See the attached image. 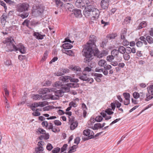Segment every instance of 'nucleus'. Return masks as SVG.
<instances>
[{
	"mask_svg": "<svg viewBox=\"0 0 153 153\" xmlns=\"http://www.w3.org/2000/svg\"><path fill=\"white\" fill-rule=\"evenodd\" d=\"M59 79L62 82H68L69 81L74 83H68L66 84L65 86L61 84L60 82H57L54 84V86L58 88H62L65 90V91L68 90L70 87L76 88L79 87V84L76 83L79 82L77 79L72 78L69 76H64L59 78Z\"/></svg>",
	"mask_w": 153,
	"mask_h": 153,
	"instance_id": "nucleus-1",
	"label": "nucleus"
},
{
	"mask_svg": "<svg viewBox=\"0 0 153 153\" xmlns=\"http://www.w3.org/2000/svg\"><path fill=\"white\" fill-rule=\"evenodd\" d=\"M3 42L6 45V47L8 49L6 51L8 52L19 51L22 53H25L26 52L25 47L23 45L19 43L17 46H16L15 42L13 38L11 37L7 38Z\"/></svg>",
	"mask_w": 153,
	"mask_h": 153,
	"instance_id": "nucleus-2",
	"label": "nucleus"
},
{
	"mask_svg": "<svg viewBox=\"0 0 153 153\" xmlns=\"http://www.w3.org/2000/svg\"><path fill=\"white\" fill-rule=\"evenodd\" d=\"M94 48L85 45L82 50L83 55L85 57L84 60V62H89L93 59Z\"/></svg>",
	"mask_w": 153,
	"mask_h": 153,
	"instance_id": "nucleus-3",
	"label": "nucleus"
},
{
	"mask_svg": "<svg viewBox=\"0 0 153 153\" xmlns=\"http://www.w3.org/2000/svg\"><path fill=\"white\" fill-rule=\"evenodd\" d=\"M29 7V5L27 3H20L16 6V11L19 13L28 11Z\"/></svg>",
	"mask_w": 153,
	"mask_h": 153,
	"instance_id": "nucleus-4",
	"label": "nucleus"
},
{
	"mask_svg": "<svg viewBox=\"0 0 153 153\" xmlns=\"http://www.w3.org/2000/svg\"><path fill=\"white\" fill-rule=\"evenodd\" d=\"M92 3L88 0H77L75 2L76 6L79 8H82L83 7H86L90 4Z\"/></svg>",
	"mask_w": 153,
	"mask_h": 153,
	"instance_id": "nucleus-5",
	"label": "nucleus"
},
{
	"mask_svg": "<svg viewBox=\"0 0 153 153\" xmlns=\"http://www.w3.org/2000/svg\"><path fill=\"white\" fill-rule=\"evenodd\" d=\"M92 9V10L91 11V19L93 20H96L99 16V11L98 9L94 7L93 5Z\"/></svg>",
	"mask_w": 153,
	"mask_h": 153,
	"instance_id": "nucleus-6",
	"label": "nucleus"
},
{
	"mask_svg": "<svg viewBox=\"0 0 153 153\" xmlns=\"http://www.w3.org/2000/svg\"><path fill=\"white\" fill-rule=\"evenodd\" d=\"M97 40L96 37L95 36L92 35L89 37V40L85 45L93 48H95L96 45L95 43Z\"/></svg>",
	"mask_w": 153,
	"mask_h": 153,
	"instance_id": "nucleus-7",
	"label": "nucleus"
},
{
	"mask_svg": "<svg viewBox=\"0 0 153 153\" xmlns=\"http://www.w3.org/2000/svg\"><path fill=\"white\" fill-rule=\"evenodd\" d=\"M54 89V91H52L54 92V94L56 97H54V96H51V98L53 100H57L60 97H62L64 94V92L61 90H56V89L53 88Z\"/></svg>",
	"mask_w": 153,
	"mask_h": 153,
	"instance_id": "nucleus-8",
	"label": "nucleus"
},
{
	"mask_svg": "<svg viewBox=\"0 0 153 153\" xmlns=\"http://www.w3.org/2000/svg\"><path fill=\"white\" fill-rule=\"evenodd\" d=\"M92 3L88 6L87 7L85 8V10L83 11V14L85 16L88 18L91 16V11L92 10Z\"/></svg>",
	"mask_w": 153,
	"mask_h": 153,
	"instance_id": "nucleus-9",
	"label": "nucleus"
},
{
	"mask_svg": "<svg viewBox=\"0 0 153 153\" xmlns=\"http://www.w3.org/2000/svg\"><path fill=\"white\" fill-rule=\"evenodd\" d=\"M44 10V9L42 7L36 6L35 8L34 9L33 12L36 15L39 16L43 12Z\"/></svg>",
	"mask_w": 153,
	"mask_h": 153,
	"instance_id": "nucleus-10",
	"label": "nucleus"
},
{
	"mask_svg": "<svg viewBox=\"0 0 153 153\" xmlns=\"http://www.w3.org/2000/svg\"><path fill=\"white\" fill-rule=\"evenodd\" d=\"M69 72V70L68 69H59L57 73H55V74L57 76H61Z\"/></svg>",
	"mask_w": 153,
	"mask_h": 153,
	"instance_id": "nucleus-11",
	"label": "nucleus"
},
{
	"mask_svg": "<svg viewBox=\"0 0 153 153\" xmlns=\"http://www.w3.org/2000/svg\"><path fill=\"white\" fill-rule=\"evenodd\" d=\"M54 91V89L53 88L49 89L47 88H45L40 89L38 91L39 94H44L47 93L48 92H51Z\"/></svg>",
	"mask_w": 153,
	"mask_h": 153,
	"instance_id": "nucleus-12",
	"label": "nucleus"
},
{
	"mask_svg": "<svg viewBox=\"0 0 153 153\" xmlns=\"http://www.w3.org/2000/svg\"><path fill=\"white\" fill-rule=\"evenodd\" d=\"M69 121L71 123L70 128L71 130H74V129L77 126L78 123L76 121H74V119H70L69 117Z\"/></svg>",
	"mask_w": 153,
	"mask_h": 153,
	"instance_id": "nucleus-13",
	"label": "nucleus"
},
{
	"mask_svg": "<svg viewBox=\"0 0 153 153\" xmlns=\"http://www.w3.org/2000/svg\"><path fill=\"white\" fill-rule=\"evenodd\" d=\"M76 17H82L81 10L78 9H74L72 11Z\"/></svg>",
	"mask_w": 153,
	"mask_h": 153,
	"instance_id": "nucleus-14",
	"label": "nucleus"
},
{
	"mask_svg": "<svg viewBox=\"0 0 153 153\" xmlns=\"http://www.w3.org/2000/svg\"><path fill=\"white\" fill-rule=\"evenodd\" d=\"M8 15L6 13H3L0 18V20L2 25L4 26L6 22V19Z\"/></svg>",
	"mask_w": 153,
	"mask_h": 153,
	"instance_id": "nucleus-15",
	"label": "nucleus"
},
{
	"mask_svg": "<svg viewBox=\"0 0 153 153\" xmlns=\"http://www.w3.org/2000/svg\"><path fill=\"white\" fill-rule=\"evenodd\" d=\"M33 36L38 39L42 40L45 36V35H42L39 32H34Z\"/></svg>",
	"mask_w": 153,
	"mask_h": 153,
	"instance_id": "nucleus-16",
	"label": "nucleus"
},
{
	"mask_svg": "<svg viewBox=\"0 0 153 153\" xmlns=\"http://www.w3.org/2000/svg\"><path fill=\"white\" fill-rule=\"evenodd\" d=\"M126 52L127 54H130L131 53H136V49L134 48H131L129 47H127L126 48Z\"/></svg>",
	"mask_w": 153,
	"mask_h": 153,
	"instance_id": "nucleus-17",
	"label": "nucleus"
},
{
	"mask_svg": "<svg viewBox=\"0 0 153 153\" xmlns=\"http://www.w3.org/2000/svg\"><path fill=\"white\" fill-rule=\"evenodd\" d=\"M117 50L119 53L122 54H124L126 52V48L123 46H120L118 47V49Z\"/></svg>",
	"mask_w": 153,
	"mask_h": 153,
	"instance_id": "nucleus-18",
	"label": "nucleus"
},
{
	"mask_svg": "<svg viewBox=\"0 0 153 153\" xmlns=\"http://www.w3.org/2000/svg\"><path fill=\"white\" fill-rule=\"evenodd\" d=\"M63 53H65L69 56H74V53L73 51L71 50H62Z\"/></svg>",
	"mask_w": 153,
	"mask_h": 153,
	"instance_id": "nucleus-19",
	"label": "nucleus"
},
{
	"mask_svg": "<svg viewBox=\"0 0 153 153\" xmlns=\"http://www.w3.org/2000/svg\"><path fill=\"white\" fill-rule=\"evenodd\" d=\"M109 3L104 2L103 1H101V8L103 9L106 10L107 9L109 5Z\"/></svg>",
	"mask_w": 153,
	"mask_h": 153,
	"instance_id": "nucleus-20",
	"label": "nucleus"
},
{
	"mask_svg": "<svg viewBox=\"0 0 153 153\" xmlns=\"http://www.w3.org/2000/svg\"><path fill=\"white\" fill-rule=\"evenodd\" d=\"M73 47V46L69 43H65L62 45V48L65 49H71Z\"/></svg>",
	"mask_w": 153,
	"mask_h": 153,
	"instance_id": "nucleus-21",
	"label": "nucleus"
},
{
	"mask_svg": "<svg viewBox=\"0 0 153 153\" xmlns=\"http://www.w3.org/2000/svg\"><path fill=\"white\" fill-rule=\"evenodd\" d=\"M127 30L124 29L123 30L121 33V38L122 39H126V36Z\"/></svg>",
	"mask_w": 153,
	"mask_h": 153,
	"instance_id": "nucleus-22",
	"label": "nucleus"
},
{
	"mask_svg": "<svg viewBox=\"0 0 153 153\" xmlns=\"http://www.w3.org/2000/svg\"><path fill=\"white\" fill-rule=\"evenodd\" d=\"M43 149L42 147L39 145L38 147L36 149V152L34 153H43Z\"/></svg>",
	"mask_w": 153,
	"mask_h": 153,
	"instance_id": "nucleus-23",
	"label": "nucleus"
},
{
	"mask_svg": "<svg viewBox=\"0 0 153 153\" xmlns=\"http://www.w3.org/2000/svg\"><path fill=\"white\" fill-rule=\"evenodd\" d=\"M147 25V23L145 21L141 22L138 26V29H140L142 28L145 27Z\"/></svg>",
	"mask_w": 153,
	"mask_h": 153,
	"instance_id": "nucleus-24",
	"label": "nucleus"
},
{
	"mask_svg": "<svg viewBox=\"0 0 153 153\" xmlns=\"http://www.w3.org/2000/svg\"><path fill=\"white\" fill-rule=\"evenodd\" d=\"M69 68L70 69L75 71H80L81 70V68L79 67L76 66H71Z\"/></svg>",
	"mask_w": 153,
	"mask_h": 153,
	"instance_id": "nucleus-25",
	"label": "nucleus"
},
{
	"mask_svg": "<svg viewBox=\"0 0 153 153\" xmlns=\"http://www.w3.org/2000/svg\"><path fill=\"white\" fill-rule=\"evenodd\" d=\"M119 53L118 50L116 49L113 50L111 52V54L114 58H115L116 56L119 55Z\"/></svg>",
	"mask_w": 153,
	"mask_h": 153,
	"instance_id": "nucleus-26",
	"label": "nucleus"
},
{
	"mask_svg": "<svg viewBox=\"0 0 153 153\" xmlns=\"http://www.w3.org/2000/svg\"><path fill=\"white\" fill-rule=\"evenodd\" d=\"M77 145H74L71 147L67 153H71L76 151L75 149L77 147Z\"/></svg>",
	"mask_w": 153,
	"mask_h": 153,
	"instance_id": "nucleus-27",
	"label": "nucleus"
},
{
	"mask_svg": "<svg viewBox=\"0 0 153 153\" xmlns=\"http://www.w3.org/2000/svg\"><path fill=\"white\" fill-rule=\"evenodd\" d=\"M29 15V13L27 12H23V13L20 14L19 16L21 17L22 19L26 18H27Z\"/></svg>",
	"mask_w": 153,
	"mask_h": 153,
	"instance_id": "nucleus-28",
	"label": "nucleus"
},
{
	"mask_svg": "<svg viewBox=\"0 0 153 153\" xmlns=\"http://www.w3.org/2000/svg\"><path fill=\"white\" fill-rule=\"evenodd\" d=\"M98 65L102 67H104L106 64V62L104 60L101 59L98 62Z\"/></svg>",
	"mask_w": 153,
	"mask_h": 153,
	"instance_id": "nucleus-29",
	"label": "nucleus"
},
{
	"mask_svg": "<svg viewBox=\"0 0 153 153\" xmlns=\"http://www.w3.org/2000/svg\"><path fill=\"white\" fill-rule=\"evenodd\" d=\"M148 91L149 93L152 95H153V85H150L147 88Z\"/></svg>",
	"mask_w": 153,
	"mask_h": 153,
	"instance_id": "nucleus-30",
	"label": "nucleus"
},
{
	"mask_svg": "<svg viewBox=\"0 0 153 153\" xmlns=\"http://www.w3.org/2000/svg\"><path fill=\"white\" fill-rule=\"evenodd\" d=\"M146 39L148 42L149 44H152L153 43V39L149 36H146Z\"/></svg>",
	"mask_w": 153,
	"mask_h": 153,
	"instance_id": "nucleus-31",
	"label": "nucleus"
},
{
	"mask_svg": "<svg viewBox=\"0 0 153 153\" xmlns=\"http://www.w3.org/2000/svg\"><path fill=\"white\" fill-rule=\"evenodd\" d=\"M87 74L84 73L83 72L82 75L79 76V78L83 81H85L86 80V79H87Z\"/></svg>",
	"mask_w": 153,
	"mask_h": 153,
	"instance_id": "nucleus-32",
	"label": "nucleus"
},
{
	"mask_svg": "<svg viewBox=\"0 0 153 153\" xmlns=\"http://www.w3.org/2000/svg\"><path fill=\"white\" fill-rule=\"evenodd\" d=\"M117 36V35L116 34L112 33L111 34L108 35L107 36V38L109 40H111L115 39Z\"/></svg>",
	"mask_w": 153,
	"mask_h": 153,
	"instance_id": "nucleus-33",
	"label": "nucleus"
},
{
	"mask_svg": "<svg viewBox=\"0 0 153 153\" xmlns=\"http://www.w3.org/2000/svg\"><path fill=\"white\" fill-rule=\"evenodd\" d=\"M101 125L100 123H96L94 124L93 127L92 128V129L93 130H97L99 128H101Z\"/></svg>",
	"mask_w": 153,
	"mask_h": 153,
	"instance_id": "nucleus-34",
	"label": "nucleus"
},
{
	"mask_svg": "<svg viewBox=\"0 0 153 153\" xmlns=\"http://www.w3.org/2000/svg\"><path fill=\"white\" fill-rule=\"evenodd\" d=\"M64 6L65 8L67 9L68 10H70V9L72 8L73 5L69 2L67 3L64 4Z\"/></svg>",
	"mask_w": 153,
	"mask_h": 153,
	"instance_id": "nucleus-35",
	"label": "nucleus"
},
{
	"mask_svg": "<svg viewBox=\"0 0 153 153\" xmlns=\"http://www.w3.org/2000/svg\"><path fill=\"white\" fill-rule=\"evenodd\" d=\"M101 24L103 25V26L104 27L107 25L109 24V22H107V20L105 18H104L103 19H102L101 20Z\"/></svg>",
	"mask_w": 153,
	"mask_h": 153,
	"instance_id": "nucleus-36",
	"label": "nucleus"
},
{
	"mask_svg": "<svg viewBox=\"0 0 153 153\" xmlns=\"http://www.w3.org/2000/svg\"><path fill=\"white\" fill-rule=\"evenodd\" d=\"M90 133V130L88 129H87L84 130L83 131V134L87 136L88 137V138H89V136Z\"/></svg>",
	"mask_w": 153,
	"mask_h": 153,
	"instance_id": "nucleus-37",
	"label": "nucleus"
},
{
	"mask_svg": "<svg viewBox=\"0 0 153 153\" xmlns=\"http://www.w3.org/2000/svg\"><path fill=\"white\" fill-rule=\"evenodd\" d=\"M56 4L57 7H61L63 5V3L60 0H55Z\"/></svg>",
	"mask_w": 153,
	"mask_h": 153,
	"instance_id": "nucleus-38",
	"label": "nucleus"
},
{
	"mask_svg": "<svg viewBox=\"0 0 153 153\" xmlns=\"http://www.w3.org/2000/svg\"><path fill=\"white\" fill-rule=\"evenodd\" d=\"M127 53L123 54V57L124 59L126 61H128L130 58V56Z\"/></svg>",
	"mask_w": 153,
	"mask_h": 153,
	"instance_id": "nucleus-39",
	"label": "nucleus"
},
{
	"mask_svg": "<svg viewBox=\"0 0 153 153\" xmlns=\"http://www.w3.org/2000/svg\"><path fill=\"white\" fill-rule=\"evenodd\" d=\"M123 95L124 96L125 100H129L130 97V94L129 93H123Z\"/></svg>",
	"mask_w": 153,
	"mask_h": 153,
	"instance_id": "nucleus-40",
	"label": "nucleus"
},
{
	"mask_svg": "<svg viewBox=\"0 0 153 153\" xmlns=\"http://www.w3.org/2000/svg\"><path fill=\"white\" fill-rule=\"evenodd\" d=\"M61 149L59 147H56L54 148L53 149L52 151V153H59L60 152Z\"/></svg>",
	"mask_w": 153,
	"mask_h": 153,
	"instance_id": "nucleus-41",
	"label": "nucleus"
},
{
	"mask_svg": "<svg viewBox=\"0 0 153 153\" xmlns=\"http://www.w3.org/2000/svg\"><path fill=\"white\" fill-rule=\"evenodd\" d=\"M114 59V58L113 56L111 55L107 56L106 59L108 62H111Z\"/></svg>",
	"mask_w": 153,
	"mask_h": 153,
	"instance_id": "nucleus-42",
	"label": "nucleus"
},
{
	"mask_svg": "<svg viewBox=\"0 0 153 153\" xmlns=\"http://www.w3.org/2000/svg\"><path fill=\"white\" fill-rule=\"evenodd\" d=\"M92 67H85L83 71V72H89L91 71L92 70Z\"/></svg>",
	"mask_w": 153,
	"mask_h": 153,
	"instance_id": "nucleus-43",
	"label": "nucleus"
},
{
	"mask_svg": "<svg viewBox=\"0 0 153 153\" xmlns=\"http://www.w3.org/2000/svg\"><path fill=\"white\" fill-rule=\"evenodd\" d=\"M103 119V118L101 116H98L95 118V120L97 122H99L101 121Z\"/></svg>",
	"mask_w": 153,
	"mask_h": 153,
	"instance_id": "nucleus-44",
	"label": "nucleus"
},
{
	"mask_svg": "<svg viewBox=\"0 0 153 153\" xmlns=\"http://www.w3.org/2000/svg\"><path fill=\"white\" fill-rule=\"evenodd\" d=\"M112 109L111 108H108L106 109L105 111V112L108 115H111L114 113V112L112 111Z\"/></svg>",
	"mask_w": 153,
	"mask_h": 153,
	"instance_id": "nucleus-45",
	"label": "nucleus"
},
{
	"mask_svg": "<svg viewBox=\"0 0 153 153\" xmlns=\"http://www.w3.org/2000/svg\"><path fill=\"white\" fill-rule=\"evenodd\" d=\"M146 98L145 99L146 101H148L153 98V95H151L149 94V95H146Z\"/></svg>",
	"mask_w": 153,
	"mask_h": 153,
	"instance_id": "nucleus-46",
	"label": "nucleus"
},
{
	"mask_svg": "<svg viewBox=\"0 0 153 153\" xmlns=\"http://www.w3.org/2000/svg\"><path fill=\"white\" fill-rule=\"evenodd\" d=\"M53 148V146L52 145L49 143H48L47 146H46V149L49 151H51L52 149Z\"/></svg>",
	"mask_w": 153,
	"mask_h": 153,
	"instance_id": "nucleus-47",
	"label": "nucleus"
},
{
	"mask_svg": "<svg viewBox=\"0 0 153 153\" xmlns=\"http://www.w3.org/2000/svg\"><path fill=\"white\" fill-rule=\"evenodd\" d=\"M133 96L135 99H137L140 97L139 94L137 92H134L133 94Z\"/></svg>",
	"mask_w": 153,
	"mask_h": 153,
	"instance_id": "nucleus-48",
	"label": "nucleus"
},
{
	"mask_svg": "<svg viewBox=\"0 0 153 153\" xmlns=\"http://www.w3.org/2000/svg\"><path fill=\"white\" fill-rule=\"evenodd\" d=\"M42 96L38 94L35 95L33 97V99L36 100L40 99L42 97Z\"/></svg>",
	"mask_w": 153,
	"mask_h": 153,
	"instance_id": "nucleus-49",
	"label": "nucleus"
},
{
	"mask_svg": "<svg viewBox=\"0 0 153 153\" xmlns=\"http://www.w3.org/2000/svg\"><path fill=\"white\" fill-rule=\"evenodd\" d=\"M37 131H38L40 133V134H45L46 132L45 130L40 128H39L37 129Z\"/></svg>",
	"mask_w": 153,
	"mask_h": 153,
	"instance_id": "nucleus-50",
	"label": "nucleus"
},
{
	"mask_svg": "<svg viewBox=\"0 0 153 153\" xmlns=\"http://www.w3.org/2000/svg\"><path fill=\"white\" fill-rule=\"evenodd\" d=\"M68 146V145L66 144L63 145V146L61 148V152H63L65 151Z\"/></svg>",
	"mask_w": 153,
	"mask_h": 153,
	"instance_id": "nucleus-51",
	"label": "nucleus"
},
{
	"mask_svg": "<svg viewBox=\"0 0 153 153\" xmlns=\"http://www.w3.org/2000/svg\"><path fill=\"white\" fill-rule=\"evenodd\" d=\"M80 139L79 137H76L74 140V143L75 144L78 145L80 142Z\"/></svg>",
	"mask_w": 153,
	"mask_h": 153,
	"instance_id": "nucleus-52",
	"label": "nucleus"
},
{
	"mask_svg": "<svg viewBox=\"0 0 153 153\" xmlns=\"http://www.w3.org/2000/svg\"><path fill=\"white\" fill-rule=\"evenodd\" d=\"M123 40V41L122 43H123V45L124 46H126L127 45H129V42H128L127 40H126L125 39H124Z\"/></svg>",
	"mask_w": 153,
	"mask_h": 153,
	"instance_id": "nucleus-53",
	"label": "nucleus"
},
{
	"mask_svg": "<svg viewBox=\"0 0 153 153\" xmlns=\"http://www.w3.org/2000/svg\"><path fill=\"white\" fill-rule=\"evenodd\" d=\"M69 106H71V107H76L77 106V105L76 102L71 101L69 103Z\"/></svg>",
	"mask_w": 153,
	"mask_h": 153,
	"instance_id": "nucleus-54",
	"label": "nucleus"
},
{
	"mask_svg": "<svg viewBox=\"0 0 153 153\" xmlns=\"http://www.w3.org/2000/svg\"><path fill=\"white\" fill-rule=\"evenodd\" d=\"M136 45L138 47H140L143 45V42L141 41H138L136 43Z\"/></svg>",
	"mask_w": 153,
	"mask_h": 153,
	"instance_id": "nucleus-55",
	"label": "nucleus"
},
{
	"mask_svg": "<svg viewBox=\"0 0 153 153\" xmlns=\"http://www.w3.org/2000/svg\"><path fill=\"white\" fill-rule=\"evenodd\" d=\"M51 129L52 131L54 133L58 132L60 131V130L59 129H58L57 128H56L55 126H53Z\"/></svg>",
	"mask_w": 153,
	"mask_h": 153,
	"instance_id": "nucleus-56",
	"label": "nucleus"
},
{
	"mask_svg": "<svg viewBox=\"0 0 153 153\" xmlns=\"http://www.w3.org/2000/svg\"><path fill=\"white\" fill-rule=\"evenodd\" d=\"M53 122L54 124L56 126H60L62 124L61 122L58 120H55Z\"/></svg>",
	"mask_w": 153,
	"mask_h": 153,
	"instance_id": "nucleus-57",
	"label": "nucleus"
},
{
	"mask_svg": "<svg viewBox=\"0 0 153 153\" xmlns=\"http://www.w3.org/2000/svg\"><path fill=\"white\" fill-rule=\"evenodd\" d=\"M29 20L26 19L25 20L24 22L22 23V25H26L27 26H28L29 25Z\"/></svg>",
	"mask_w": 153,
	"mask_h": 153,
	"instance_id": "nucleus-58",
	"label": "nucleus"
},
{
	"mask_svg": "<svg viewBox=\"0 0 153 153\" xmlns=\"http://www.w3.org/2000/svg\"><path fill=\"white\" fill-rule=\"evenodd\" d=\"M26 56L22 55H19L18 56V59L20 61H22L23 59H25L26 58Z\"/></svg>",
	"mask_w": 153,
	"mask_h": 153,
	"instance_id": "nucleus-59",
	"label": "nucleus"
},
{
	"mask_svg": "<svg viewBox=\"0 0 153 153\" xmlns=\"http://www.w3.org/2000/svg\"><path fill=\"white\" fill-rule=\"evenodd\" d=\"M99 53L100 51L98 50V49H96L94 51L93 55H94V56H97Z\"/></svg>",
	"mask_w": 153,
	"mask_h": 153,
	"instance_id": "nucleus-60",
	"label": "nucleus"
},
{
	"mask_svg": "<svg viewBox=\"0 0 153 153\" xmlns=\"http://www.w3.org/2000/svg\"><path fill=\"white\" fill-rule=\"evenodd\" d=\"M104 67V69L107 70L110 69L112 68L111 66L110 65H106V64Z\"/></svg>",
	"mask_w": 153,
	"mask_h": 153,
	"instance_id": "nucleus-61",
	"label": "nucleus"
},
{
	"mask_svg": "<svg viewBox=\"0 0 153 153\" xmlns=\"http://www.w3.org/2000/svg\"><path fill=\"white\" fill-rule=\"evenodd\" d=\"M115 58H116L117 61L118 62H121L122 59V57L120 56L119 54L116 56Z\"/></svg>",
	"mask_w": 153,
	"mask_h": 153,
	"instance_id": "nucleus-62",
	"label": "nucleus"
},
{
	"mask_svg": "<svg viewBox=\"0 0 153 153\" xmlns=\"http://www.w3.org/2000/svg\"><path fill=\"white\" fill-rule=\"evenodd\" d=\"M89 136V139L94 138V133L93 131L90 130V133Z\"/></svg>",
	"mask_w": 153,
	"mask_h": 153,
	"instance_id": "nucleus-63",
	"label": "nucleus"
},
{
	"mask_svg": "<svg viewBox=\"0 0 153 153\" xmlns=\"http://www.w3.org/2000/svg\"><path fill=\"white\" fill-rule=\"evenodd\" d=\"M53 126L52 123H48V126L46 127L48 129H51Z\"/></svg>",
	"mask_w": 153,
	"mask_h": 153,
	"instance_id": "nucleus-64",
	"label": "nucleus"
}]
</instances>
